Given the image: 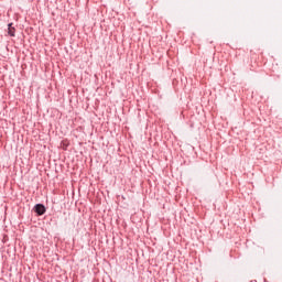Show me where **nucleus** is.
<instances>
[{"mask_svg":"<svg viewBox=\"0 0 282 282\" xmlns=\"http://www.w3.org/2000/svg\"><path fill=\"white\" fill-rule=\"evenodd\" d=\"M8 34L9 36H14L17 34V29L12 26V23H9L8 25Z\"/></svg>","mask_w":282,"mask_h":282,"instance_id":"nucleus-2","label":"nucleus"},{"mask_svg":"<svg viewBox=\"0 0 282 282\" xmlns=\"http://www.w3.org/2000/svg\"><path fill=\"white\" fill-rule=\"evenodd\" d=\"M34 209L39 215H45V206L43 204L35 205Z\"/></svg>","mask_w":282,"mask_h":282,"instance_id":"nucleus-1","label":"nucleus"}]
</instances>
